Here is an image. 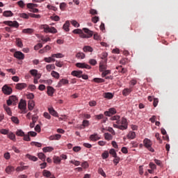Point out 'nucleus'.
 Wrapping results in <instances>:
<instances>
[{"label":"nucleus","mask_w":178,"mask_h":178,"mask_svg":"<svg viewBox=\"0 0 178 178\" xmlns=\"http://www.w3.org/2000/svg\"><path fill=\"white\" fill-rule=\"evenodd\" d=\"M111 120H115V123L113 124V127L116 129H120V130H126L127 129V120L124 118H122L120 120V116L114 115L111 118Z\"/></svg>","instance_id":"nucleus-1"},{"label":"nucleus","mask_w":178,"mask_h":178,"mask_svg":"<svg viewBox=\"0 0 178 178\" xmlns=\"http://www.w3.org/2000/svg\"><path fill=\"white\" fill-rule=\"evenodd\" d=\"M83 31H84V33H86V34L82 31L79 35V37H81V38H91V37L94 35V32L87 28H83Z\"/></svg>","instance_id":"nucleus-2"},{"label":"nucleus","mask_w":178,"mask_h":178,"mask_svg":"<svg viewBox=\"0 0 178 178\" xmlns=\"http://www.w3.org/2000/svg\"><path fill=\"white\" fill-rule=\"evenodd\" d=\"M41 29H43L44 33L47 34L48 33H51V34H56L58 33V30L55 27H50L47 24L42 25Z\"/></svg>","instance_id":"nucleus-3"},{"label":"nucleus","mask_w":178,"mask_h":178,"mask_svg":"<svg viewBox=\"0 0 178 178\" xmlns=\"http://www.w3.org/2000/svg\"><path fill=\"white\" fill-rule=\"evenodd\" d=\"M144 147L150 152H155V149L152 148V141L148 138H145L143 140Z\"/></svg>","instance_id":"nucleus-4"},{"label":"nucleus","mask_w":178,"mask_h":178,"mask_svg":"<svg viewBox=\"0 0 178 178\" xmlns=\"http://www.w3.org/2000/svg\"><path fill=\"white\" fill-rule=\"evenodd\" d=\"M3 24H6V26H9L12 29L13 27L14 29H19V22L17 21H4Z\"/></svg>","instance_id":"nucleus-5"},{"label":"nucleus","mask_w":178,"mask_h":178,"mask_svg":"<svg viewBox=\"0 0 178 178\" xmlns=\"http://www.w3.org/2000/svg\"><path fill=\"white\" fill-rule=\"evenodd\" d=\"M2 91L3 94L6 95H10L12 94L13 90L10 86H8V85H5L2 88Z\"/></svg>","instance_id":"nucleus-6"},{"label":"nucleus","mask_w":178,"mask_h":178,"mask_svg":"<svg viewBox=\"0 0 178 178\" xmlns=\"http://www.w3.org/2000/svg\"><path fill=\"white\" fill-rule=\"evenodd\" d=\"M76 67H79V69H91V66L88 65L86 63H77L76 64Z\"/></svg>","instance_id":"nucleus-7"},{"label":"nucleus","mask_w":178,"mask_h":178,"mask_svg":"<svg viewBox=\"0 0 178 178\" xmlns=\"http://www.w3.org/2000/svg\"><path fill=\"white\" fill-rule=\"evenodd\" d=\"M14 57L19 60H23V59H24V54L22 51H15L14 53Z\"/></svg>","instance_id":"nucleus-8"},{"label":"nucleus","mask_w":178,"mask_h":178,"mask_svg":"<svg viewBox=\"0 0 178 178\" xmlns=\"http://www.w3.org/2000/svg\"><path fill=\"white\" fill-rule=\"evenodd\" d=\"M133 91V87L130 86V88H126L122 90V95L124 97H127V95H130Z\"/></svg>","instance_id":"nucleus-9"},{"label":"nucleus","mask_w":178,"mask_h":178,"mask_svg":"<svg viewBox=\"0 0 178 178\" xmlns=\"http://www.w3.org/2000/svg\"><path fill=\"white\" fill-rule=\"evenodd\" d=\"M116 113V109L115 108H111L108 111L104 112L105 116L111 117L112 115H115Z\"/></svg>","instance_id":"nucleus-10"},{"label":"nucleus","mask_w":178,"mask_h":178,"mask_svg":"<svg viewBox=\"0 0 178 178\" xmlns=\"http://www.w3.org/2000/svg\"><path fill=\"white\" fill-rule=\"evenodd\" d=\"M16 90H24V88H27V83H17L15 86Z\"/></svg>","instance_id":"nucleus-11"},{"label":"nucleus","mask_w":178,"mask_h":178,"mask_svg":"<svg viewBox=\"0 0 178 178\" xmlns=\"http://www.w3.org/2000/svg\"><path fill=\"white\" fill-rule=\"evenodd\" d=\"M104 70H106V60L99 63V71L104 72Z\"/></svg>","instance_id":"nucleus-12"},{"label":"nucleus","mask_w":178,"mask_h":178,"mask_svg":"<svg viewBox=\"0 0 178 178\" xmlns=\"http://www.w3.org/2000/svg\"><path fill=\"white\" fill-rule=\"evenodd\" d=\"M26 101L21 100L20 102L19 103L18 108L22 111H26Z\"/></svg>","instance_id":"nucleus-13"},{"label":"nucleus","mask_w":178,"mask_h":178,"mask_svg":"<svg viewBox=\"0 0 178 178\" xmlns=\"http://www.w3.org/2000/svg\"><path fill=\"white\" fill-rule=\"evenodd\" d=\"M83 73V71H72L71 72L72 76H74L75 77H78V79H80L81 77V74Z\"/></svg>","instance_id":"nucleus-14"},{"label":"nucleus","mask_w":178,"mask_h":178,"mask_svg":"<svg viewBox=\"0 0 178 178\" xmlns=\"http://www.w3.org/2000/svg\"><path fill=\"white\" fill-rule=\"evenodd\" d=\"M65 84H69V81L67 79H62L57 84V87L60 88L61 86H65Z\"/></svg>","instance_id":"nucleus-15"},{"label":"nucleus","mask_w":178,"mask_h":178,"mask_svg":"<svg viewBox=\"0 0 178 178\" xmlns=\"http://www.w3.org/2000/svg\"><path fill=\"white\" fill-rule=\"evenodd\" d=\"M54 92H55V89L51 86L47 87V95L49 97H52L54 95Z\"/></svg>","instance_id":"nucleus-16"},{"label":"nucleus","mask_w":178,"mask_h":178,"mask_svg":"<svg viewBox=\"0 0 178 178\" xmlns=\"http://www.w3.org/2000/svg\"><path fill=\"white\" fill-rule=\"evenodd\" d=\"M48 111L49 113L52 115V116L58 118V112H56V111H55V109H54L52 107L49 108Z\"/></svg>","instance_id":"nucleus-17"},{"label":"nucleus","mask_w":178,"mask_h":178,"mask_svg":"<svg viewBox=\"0 0 178 178\" xmlns=\"http://www.w3.org/2000/svg\"><path fill=\"white\" fill-rule=\"evenodd\" d=\"M26 158H27L28 159H29L30 161H33V162H37V161H38V158L34 156H32L29 154H27L26 155Z\"/></svg>","instance_id":"nucleus-18"},{"label":"nucleus","mask_w":178,"mask_h":178,"mask_svg":"<svg viewBox=\"0 0 178 178\" xmlns=\"http://www.w3.org/2000/svg\"><path fill=\"white\" fill-rule=\"evenodd\" d=\"M24 34H33L34 33V29H24L22 30Z\"/></svg>","instance_id":"nucleus-19"},{"label":"nucleus","mask_w":178,"mask_h":178,"mask_svg":"<svg viewBox=\"0 0 178 178\" xmlns=\"http://www.w3.org/2000/svg\"><path fill=\"white\" fill-rule=\"evenodd\" d=\"M70 26V22L69 21H66L65 23L63 24V30H65V31H70V29L69 26Z\"/></svg>","instance_id":"nucleus-20"},{"label":"nucleus","mask_w":178,"mask_h":178,"mask_svg":"<svg viewBox=\"0 0 178 178\" xmlns=\"http://www.w3.org/2000/svg\"><path fill=\"white\" fill-rule=\"evenodd\" d=\"M3 15L5 17H12V16H13V13L10 10H6L3 13Z\"/></svg>","instance_id":"nucleus-21"},{"label":"nucleus","mask_w":178,"mask_h":178,"mask_svg":"<svg viewBox=\"0 0 178 178\" xmlns=\"http://www.w3.org/2000/svg\"><path fill=\"white\" fill-rule=\"evenodd\" d=\"M29 165L19 166L16 168V172H23V170H27Z\"/></svg>","instance_id":"nucleus-22"},{"label":"nucleus","mask_w":178,"mask_h":178,"mask_svg":"<svg viewBox=\"0 0 178 178\" xmlns=\"http://www.w3.org/2000/svg\"><path fill=\"white\" fill-rule=\"evenodd\" d=\"M14 170H15V167L12 165H8L6 168V173H8V175H10V173H12V172H13Z\"/></svg>","instance_id":"nucleus-23"},{"label":"nucleus","mask_w":178,"mask_h":178,"mask_svg":"<svg viewBox=\"0 0 178 178\" xmlns=\"http://www.w3.org/2000/svg\"><path fill=\"white\" fill-rule=\"evenodd\" d=\"M103 97L107 99H112V98H113V94L111 92H105L103 94Z\"/></svg>","instance_id":"nucleus-24"},{"label":"nucleus","mask_w":178,"mask_h":178,"mask_svg":"<svg viewBox=\"0 0 178 178\" xmlns=\"http://www.w3.org/2000/svg\"><path fill=\"white\" fill-rule=\"evenodd\" d=\"M35 104L33 100H29L28 102V108L29 111H33L34 109Z\"/></svg>","instance_id":"nucleus-25"},{"label":"nucleus","mask_w":178,"mask_h":178,"mask_svg":"<svg viewBox=\"0 0 178 178\" xmlns=\"http://www.w3.org/2000/svg\"><path fill=\"white\" fill-rule=\"evenodd\" d=\"M99 136H98L97 134H92L90 136V140H91V141H98V140H99Z\"/></svg>","instance_id":"nucleus-26"},{"label":"nucleus","mask_w":178,"mask_h":178,"mask_svg":"<svg viewBox=\"0 0 178 178\" xmlns=\"http://www.w3.org/2000/svg\"><path fill=\"white\" fill-rule=\"evenodd\" d=\"M83 52H92L94 49L90 46H85L83 48Z\"/></svg>","instance_id":"nucleus-27"},{"label":"nucleus","mask_w":178,"mask_h":178,"mask_svg":"<svg viewBox=\"0 0 178 178\" xmlns=\"http://www.w3.org/2000/svg\"><path fill=\"white\" fill-rule=\"evenodd\" d=\"M76 58L78 59H84V58H86V54L83 52H79L76 54Z\"/></svg>","instance_id":"nucleus-28"},{"label":"nucleus","mask_w":178,"mask_h":178,"mask_svg":"<svg viewBox=\"0 0 178 178\" xmlns=\"http://www.w3.org/2000/svg\"><path fill=\"white\" fill-rule=\"evenodd\" d=\"M60 137H62L60 134L51 135L49 137V140H60Z\"/></svg>","instance_id":"nucleus-29"},{"label":"nucleus","mask_w":178,"mask_h":178,"mask_svg":"<svg viewBox=\"0 0 178 178\" xmlns=\"http://www.w3.org/2000/svg\"><path fill=\"white\" fill-rule=\"evenodd\" d=\"M52 58H64L65 56L62 53H58V54H53L51 55Z\"/></svg>","instance_id":"nucleus-30"},{"label":"nucleus","mask_w":178,"mask_h":178,"mask_svg":"<svg viewBox=\"0 0 178 178\" xmlns=\"http://www.w3.org/2000/svg\"><path fill=\"white\" fill-rule=\"evenodd\" d=\"M44 62H47V63H51V62H55V59L52 56L51 57H49V58L45 57L44 58Z\"/></svg>","instance_id":"nucleus-31"},{"label":"nucleus","mask_w":178,"mask_h":178,"mask_svg":"<svg viewBox=\"0 0 178 178\" xmlns=\"http://www.w3.org/2000/svg\"><path fill=\"white\" fill-rule=\"evenodd\" d=\"M43 152H52L54 151V147H46L42 149Z\"/></svg>","instance_id":"nucleus-32"},{"label":"nucleus","mask_w":178,"mask_h":178,"mask_svg":"<svg viewBox=\"0 0 178 178\" xmlns=\"http://www.w3.org/2000/svg\"><path fill=\"white\" fill-rule=\"evenodd\" d=\"M16 44L17 45V47H19V48H23V42H22V39L17 38L16 39Z\"/></svg>","instance_id":"nucleus-33"},{"label":"nucleus","mask_w":178,"mask_h":178,"mask_svg":"<svg viewBox=\"0 0 178 178\" xmlns=\"http://www.w3.org/2000/svg\"><path fill=\"white\" fill-rule=\"evenodd\" d=\"M46 69L48 72H51V70H55V65L54 64L47 65L46 66Z\"/></svg>","instance_id":"nucleus-34"},{"label":"nucleus","mask_w":178,"mask_h":178,"mask_svg":"<svg viewBox=\"0 0 178 178\" xmlns=\"http://www.w3.org/2000/svg\"><path fill=\"white\" fill-rule=\"evenodd\" d=\"M26 6H27L28 9H33L34 8H37V6H38V5L35 4V3H29L26 4Z\"/></svg>","instance_id":"nucleus-35"},{"label":"nucleus","mask_w":178,"mask_h":178,"mask_svg":"<svg viewBox=\"0 0 178 178\" xmlns=\"http://www.w3.org/2000/svg\"><path fill=\"white\" fill-rule=\"evenodd\" d=\"M42 175L44 177H51V172L47 170H44L42 172Z\"/></svg>","instance_id":"nucleus-36"},{"label":"nucleus","mask_w":178,"mask_h":178,"mask_svg":"<svg viewBox=\"0 0 178 178\" xmlns=\"http://www.w3.org/2000/svg\"><path fill=\"white\" fill-rule=\"evenodd\" d=\"M3 108L6 111V112L9 115V116H12V111H10V108H9L8 106L4 105Z\"/></svg>","instance_id":"nucleus-37"},{"label":"nucleus","mask_w":178,"mask_h":178,"mask_svg":"<svg viewBox=\"0 0 178 178\" xmlns=\"http://www.w3.org/2000/svg\"><path fill=\"white\" fill-rule=\"evenodd\" d=\"M109 154L112 155L113 158H116V156H118V154H116V151L115 150V149H111L109 150Z\"/></svg>","instance_id":"nucleus-38"},{"label":"nucleus","mask_w":178,"mask_h":178,"mask_svg":"<svg viewBox=\"0 0 178 178\" xmlns=\"http://www.w3.org/2000/svg\"><path fill=\"white\" fill-rule=\"evenodd\" d=\"M53 160L55 163H60L61 161V159L58 156H54Z\"/></svg>","instance_id":"nucleus-39"},{"label":"nucleus","mask_w":178,"mask_h":178,"mask_svg":"<svg viewBox=\"0 0 178 178\" xmlns=\"http://www.w3.org/2000/svg\"><path fill=\"white\" fill-rule=\"evenodd\" d=\"M38 156L39 159H41V161H45V154L44 153H38Z\"/></svg>","instance_id":"nucleus-40"},{"label":"nucleus","mask_w":178,"mask_h":178,"mask_svg":"<svg viewBox=\"0 0 178 178\" xmlns=\"http://www.w3.org/2000/svg\"><path fill=\"white\" fill-rule=\"evenodd\" d=\"M50 19H51V20H54V22H59V20H60V17L56 15L51 16Z\"/></svg>","instance_id":"nucleus-41"},{"label":"nucleus","mask_w":178,"mask_h":178,"mask_svg":"<svg viewBox=\"0 0 178 178\" xmlns=\"http://www.w3.org/2000/svg\"><path fill=\"white\" fill-rule=\"evenodd\" d=\"M10 99L13 102V104H16L17 102V97L15 95H12L9 97Z\"/></svg>","instance_id":"nucleus-42"},{"label":"nucleus","mask_w":178,"mask_h":178,"mask_svg":"<svg viewBox=\"0 0 178 178\" xmlns=\"http://www.w3.org/2000/svg\"><path fill=\"white\" fill-rule=\"evenodd\" d=\"M18 136H21L22 137H23V140H24V141H30V135L29 134H26V135H18Z\"/></svg>","instance_id":"nucleus-43"},{"label":"nucleus","mask_w":178,"mask_h":178,"mask_svg":"<svg viewBox=\"0 0 178 178\" xmlns=\"http://www.w3.org/2000/svg\"><path fill=\"white\" fill-rule=\"evenodd\" d=\"M93 81H95V83H105V79L101 78H95Z\"/></svg>","instance_id":"nucleus-44"},{"label":"nucleus","mask_w":178,"mask_h":178,"mask_svg":"<svg viewBox=\"0 0 178 178\" xmlns=\"http://www.w3.org/2000/svg\"><path fill=\"white\" fill-rule=\"evenodd\" d=\"M108 74H111V70H105L104 71L102 72V77H106V76H108Z\"/></svg>","instance_id":"nucleus-45"},{"label":"nucleus","mask_w":178,"mask_h":178,"mask_svg":"<svg viewBox=\"0 0 178 178\" xmlns=\"http://www.w3.org/2000/svg\"><path fill=\"white\" fill-rule=\"evenodd\" d=\"M51 74L52 77H54L55 79H59L60 77L59 73L56 72V71H52Z\"/></svg>","instance_id":"nucleus-46"},{"label":"nucleus","mask_w":178,"mask_h":178,"mask_svg":"<svg viewBox=\"0 0 178 178\" xmlns=\"http://www.w3.org/2000/svg\"><path fill=\"white\" fill-rule=\"evenodd\" d=\"M98 173L103 176V177H106V174L105 173L102 168H100L98 169Z\"/></svg>","instance_id":"nucleus-47"},{"label":"nucleus","mask_w":178,"mask_h":178,"mask_svg":"<svg viewBox=\"0 0 178 178\" xmlns=\"http://www.w3.org/2000/svg\"><path fill=\"white\" fill-rule=\"evenodd\" d=\"M83 127H88L90 126V121L87 120H84L82 122Z\"/></svg>","instance_id":"nucleus-48"},{"label":"nucleus","mask_w":178,"mask_h":178,"mask_svg":"<svg viewBox=\"0 0 178 178\" xmlns=\"http://www.w3.org/2000/svg\"><path fill=\"white\" fill-rule=\"evenodd\" d=\"M31 145H35V147H38V148H40L42 146V144L38 142H31Z\"/></svg>","instance_id":"nucleus-49"},{"label":"nucleus","mask_w":178,"mask_h":178,"mask_svg":"<svg viewBox=\"0 0 178 178\" xmlns=\"http://www.w3.org/2000/svg\"><path fill=\"white\" fill-rule=\"evenodd\" d=\"M29 16H30V17H33L35 19H40L41 18V15L33 14V13H29Z\"/></svg>","instance_id":"nucleus-50"},{"label":"nucleus","mask_w":178,"mask_h":178,"mask_svg":"<svg viewBox=\"0 0 178 178\" xmlns=\"http://www.w3.org/2000/svg\"><path fill=\"white\" fill-rule=\"evenodd\" d=\"M7 137L10 140H13V141H16V136L15 134H8Z\"/></svg>","instance_id":"nucleus-51"},{"label":"nucleus","mask_w":178,"mask_h":178,"mask_svg":"<svg viewBox=\"0 0 178 178\" xmlns=\"http://www.w3.org/2000/svg\"><path fill=\"white\" fill-rule=\"evenodd\" d=\"M71 24H72L74 27H80V24H79V22H77L76 20H72Z\"/></svg>","instance_id":"nucleus-52"},{"label":"nucleus","mask_w":178,"mask_h":178,"mask_svg":"<svg viewBox=\"0 0 178 178\" xmlns=\"http://www.w3.org/2000/svg\"><path fill=\"white\" fill-rule=\"evenodd\" d=\"M103 159H107L109 158V153L108 152H104L102 155Z\"/></svg>","instance_id":"nucleus-53"},{"label":"nucleus","mask_w":178,"mask_h":178,"mask_svg":"<svg viewBox=\"0 0 178 178\" xmlns=\"http://www.w3.org/2000/svg\"><path fill=\"white\" fill-rule=\"evenodd\" d=\"M37 73H38V70H30V74H31V76H33V77H35V76H36Z\"/></svg>","instance_id":"nucleus-54"},{"label":"nucleus","mask_w":178,"mask_h":178,"mask_svg":"<svg viewBox=\"0 0 178 178\" xmlns=\"http://www.w3.org/2000/svg\"><path fill=\"white\" fill-rule=\"evenodd\" d=\"M40 48H42V43H38V44H36L34 47V50L35 51H38V49H40Z\"/></svg>","instance_id":"nucleus-55"},{"label":"nucleus","mask_w":178,"mask_h":178,"mask_svg":"<svg viewBox=\"0 0 178 178\" xmlns=\"http://www.w3.org/2000/svg\"><path fill=\"white\" fill-rule=\"evenodd\" d=\"M92 23H98V22H99V17L95 16L92 17Z\"/></svg>","instance_id":"nucleus-56"},{"label":"nucleus","mask_w":178,"mask_h":178,"mask_svg":"<svg viewBox=\"0 0 178 178\" xmlns=\"http://www.w3.org/2000/svg\"><path fill=\"white\" fill-rule=\"evenodd\" d=\"M55 65L57 67H62V66H63V63L62 61L56 60Z\"/></svg>","instance_id":"nucleus-57"},{"label":"nucleus","mask_w":178,"mask_h":178,"mask_svg":"<svg viewBox=\"0 0 178 178\" xmlns=\"http://www.w3.org/2000/svg\"><path fill=\"white\" fill-rule=\"evenodd\" d=\"M11 120L12 122H13V123H16L17 124H19V118H17V117H12Z\"/></svg>","instance_id":"nucleus-58"},{"label":"nucleus","mask_w":178,"mask_h":178,"mask_svg":"<svg viewBox=\"0 0 178 178\" xmlns=\"http://www.w3.org/2000/svg\"><path fill=\"white\" fill-rule=\"evenodd\" d=\"M70 163H72V164L74 165L75 166H79V165H80V161H76V160H72V161H70Z\"/></svg>","instance_id":"nucleus-59"},{"label":"nucleus","mask_w":178,"mask_h":178,"mask_svg":"<svg viewBox=\"0 0 178 178\" xmlns=\"http://www.w3.org/2000/svg\"><path fill=\"white\" fill-rule=\"evenodd\" d=\"M82 31H83L81 29H74V31H72V33L74 34H79V35H80L81 34Z\"/></svg>","instance_id":"nucleus-60"},{"label":"nucleus","mask_w":178,"mask_h":178,"mask_svg":"<svg viewBox=\"0 0 178 178\" xmlns=\"http://www.w3.org/2000/svg\"><path fill=\"white\" fill-rule=\"evenodd\" d=\"M72 149L74 152H79V151H81V147L80 146H75Z\"/></svg>","instance_id":"nucleus-61"},{"label":"nucleus","mask_w":178,"mask_h":178,"mask_svg":"<svg viewBox=\"0 0 178 178\" xmlns=\"http://www.w3.org/2000/svg\"><path fill=\"white\" fill-rule=\"evenodd\" d=\"M106 58H108V53H102V59L104 60V62L108 60V59H106Z\"/></svg>","instance_id":"nucleus-62"},{"label":"nucleus","mask_w":178,"mask_h":178,"mask_svg":"<svg viewBox=\"0 0 178 178\" xmlns=\"http://www.w3.org/2000/svg\"><path fill=\"white\" fill-rule=\"evenodd\" d=\"M89 63L92 66H95V65L97 64V60L95 59H90L89 60Z\"/></svg>","instance_id":"nucleus-63"},{"label":"nucleus","mask_w":178,"mask_h":178,"mask_svg":"<svg viewBox=\"0 0 178 178\" xmlns=\"http://www.w3.org/2000/svg\"><path fill=\"white\" fill-rule=\"evenodd\" d=\"M17 5H19L20 8H24L26 4H24V2L23 1L20 0L17 2Z\"/></svg>","instance_id":"nucleus-64"}]
</instances>
